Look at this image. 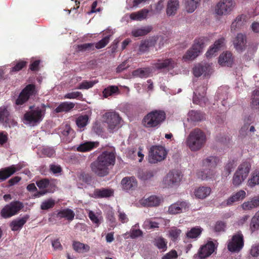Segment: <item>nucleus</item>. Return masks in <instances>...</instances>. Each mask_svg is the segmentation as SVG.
Returning <instances> with one entry per match:
<instances>
[{"label":"nucleus","mask_w":259,"mask_h":259,"mask_svg":"<svg viewBox=\"0 0 259 259\" xmlns=\"http://www.w3.org/2000/svg\"><path fill=\"white\" fill-rule=\"evenodd\" d=\"M55 204V201L52 198L43 201L40 205V208L42 210H48L53 208Z\"/></svg>","instance_id":"nucleus-51"},{"label":"nucleus","mask_w":259,"mask_h":259,"mask_svg":"<svg viewBox=\"0 0 259 259\" xmlns=\"http://www.w3.org/2000/svg\"><path fill=\"white\" fill-rule=\"evenodd\" d=\"M166 113L162 110L155 109L148 112L142 119V124L147 128L157 129L166 119Z\"/></svg>","instance_id":"nucleus-2"},{"label":"nucleus","mask_w":259,"mask_h":259,"mask_svg":"<svg viewBox=\"0 0 259 259\" xmlns=\"http://www.w3.org/2000/svg\"><path fill=\"white\" fill-rule=\"evenodd\" d=\"M104 117L110 132H113V131L118 128L121 118L118 113L115 112H108L104 115Z\"/></svg>","instance_id":"nucleus-10"},{"label":"nucleus","mask_w":259,"mask_h":259,"mask_svg":"<svg viewBox=\"0 0 259 259\" xmlns=\"http://www.w3.org/2000/svg\"><path fill=\"white\" fill-rule=\"evenodd\" d=\"M72 247L76 252L78 253L87 252L90 249V247L89 245L76 241H73Z\"/></svg>","instance_id":"nucleus-35"},{"label":"nucleus","mask_w":259,"mask_h":259,"mask_svg":"<svg viewBox=\"0 0 259 259\" xmlns=\"http://www.w3.org/2000/svg\"><path fill=\"white\" fill-rule=\"evenodd\" d=\"M247 17L244 15H241L236 17L234 21H233L231 26V30H236V29H241L246 22Z\"/></svg>","instance_id":"nucleus-32"},{"label":"nucleus","mask_w":259,"mask_h":259,"mask_svg":"<svg viewBox=\"0 0 259 259\" xmlns=\"http://www.w3.org/2000/svg\"><path fill=\"white\" fill-rule=\"evenodd\" d=\"M118 92V88L115 85H111L105 88L103 91V96L105 98H107L112 96L114 94Z\"/></svg>","instance_id":"nucleus-49"},{"label":"nucleus","mask_w":259,"mask_h":259,"mask_svg":"<svg viewBox=\"0 0 259 259\" xmlns=\"http://www.w3.org/2000/svg\"><path fill=\"white\" fill-rule=\"evenodd\" d=\"M203 47L204 42L202 39L195 40L192 47L183 56V59L185 61L194 59L198 56Z\"/></svg>","instance_id":"nucleus-9"},{"label":"nucleus","mask_w":259,"mask_h":259,"mask_svg":"<svg viewBox=\"0 0 259 259\" xmlns=\"http://www.w3.org/2000/svg\"><path fill=\"white\" fill-rule=\"evenodd\" d=\"M143 234V231L140 229L132 228L130 231V237L132 239H135L139 237L142 236Z\"/></svg>","instance_id":"nucleus-64"},{"label":"nucleus","mask_w":259,"mask_h":259,"mask_svg":"<svg viewBox=\"0 0 259 259\" xmlns=\"http://www.w3.org/2000/svg\"><path fill=\"white\" fill-rule=\"evenodd\" d=\"M27 62L25 61H20L17 62L16 65L12 68L11 71L17 72L21 70L26 65Z\"/></svg>","instance_id":"nucleus-62"},{"label":"nucleus","mask_w":259,"mask_h":259,"mask_svg":"<svg viewBox=\"0 0 259 259\" xmlns=\"http://www.w3.org/2000/svg\"><path fill=\"white\" fill-rule=\"evenodd\" d=\"M206 140L205 133L200 128H196L189 134L186 139V145L192 151H197L204 147Z\"/></svg>","instance_id":"nucleus-3"},{"label":"nucleus","mask_w":259,"mask_h":259,"mask_svg":"<svg viewBox=\"0 0 259 259\" xmlns=\"http://www.w3.org/2000/svg\"><path fill=\"white\" fill-rule=\"evenodd\" d=\"M246 42V35L241 33H238L233 40V45L235 49L238 51L241 52L245 49Z\"/></svg>","instance_id":"nucleus-20"},{"label":"nucleus","mask_w":259,"mask_h":259,"mask_svg":"<svg viewBox=\"0 0 259 259\" xmlns=\"http://www.w3.org/2000/svg\"><path fill=\"white\" fill-rule=\"evenodd\" d=\"M189 207V203L186 201H178L170 205L168 212L169 214H176L187 211Z\"/></svg>","instance_id":"nucleus-15"},{"label":"nucleus","mask_w":259,"mask_h":259,"mask_svg":"<svg viewBox=\"0 0 259 259\" xmlns=\"http://www.w3.org/2000/svg\"><path fill=\"white\" fill-rule=\"evenodd\" d=\"M233 7L232 0H221L216 6V13L219 15H227L232 10Z\"/></svg>","instance_id":"nucleus-14"},{"label":"nucleus","mask_w":259,"mask_h":259,"mask_svg":"<svg viewBox=\"0 0 259 259\" xmlns=\"http://www.w3.org/2000/svg\"><path fill=\"white\" fill-rule=\"evenodd\" d=\"M88 216L91 221L95 224L96 227H99L101 224V220L102 219V217H98V215L93 211L90 210L89 212Z\"/></svg>","instance_id":"nucleus-50"},{"label":"nucleus","mask_w":259,"mask_h":259,"mask_svg":"<svg viewBox=\"0 0 259 259\" xmlns=\"http://www.w3.org/2000/svg\"><path fill=\"white\" fill-rule=\"evenodd\" d=\"M149 11L146 9H143L137 12L131 14L130 18L134 20H142L147 18Z\"/></svg>","instance_id":"nucleus-37"},{"label":"nucleus","mask_w":259,"mask_h":259,"mask_svg":"<svg viewBox=\"0 0 259 259\" xmlns=\"http://www.w3.org/2000/svg\"><path fill=\"white\" fill-rule=\"evenodd\" d=\"M259 229V211L252 218L250 224V229L252 233Z\"/></svg>","instance_id":"nucleus-40"},{"label":"nucleus","mask_w":259,"mask_h":259,"mask_svg":"<svg viewBox=\"0 0 259 259\" xmlns=\"http://www.w3.org/2000/svg\"><path fill=\"white\" fill-rule=\"evenodd\" d=\"M99 142L88 141L80 144L76 148L78 152H86L91 151L99 146Z\"/></svg>","instance_id":"nucleus-26"},{"label":"nucleus","mask_w":259,"mask_h":259,"mask_svg":"<svg viewBox=\"0 0 259 259\" xmlns=\"http://www.w3.org/2000/svg\"><path fill=\"white\" fill-rule=\"evenodd\" d=\"M226 224L223 221H217L214 227L213 230L215 232H224L225 230Z\"/></svg>","instance_id":"nucleus-59"},{"label":"nucleus","mask_w":259,"mask_h":259,"mask_svg":"<svg viewBox=\"0 0 259 259\" xmlns=\"http://www.w3.org/2000/svg\"><path fill=\"white\" fill-rule=\"evenodd\" d=\"M200 0H186V9L188 12L192 13L197 8Z\"/></svg>","instance_id":"nucleus-41"},{"label":"nucleus","mask_w":259,"mask_h":259,"mask_svg":"<svg viewBox=\"0 0 259 259\" xmlns=\"http://www.w3.org/2000/svg\"><path fill=\"white\" fill-rule=\"evenodd\" d=\"M154 244L159 249L165 251L167 249V241L161 236H159L154 239Z\"/></svg>","instance_id":"nucleus-39"},{"label":"nucleus","mask_w":259,"mask_h":259,"mask_svg":"<svg viewBox=\"0 0 259 259\" xmlns=\"http://www.w3.org/2000/svg\"><path fill=\"white\" fill-rule=\"evenodd\" d=\"M150 41L149 40H142L139 46L138 54H142L147 52L150 47Z\"/></svg>","instance_id":"nucleus-55"},{"label":"nucleus","mask_w":259,"mask_h":259,"mask_svg":"<svg viewBox=\"0 0 259 259\" xmlns=\"http://www.w3.org/2000/svg\"><path fill=\"white\" fill-rule=\"evenodd\" d=\"M107 220L110 222L111 227H115L116 219L114 217V213L112 210H109L107 212Z\"/></svg>","instance_id":"nucleus-63"},{"label":"nucleus","mask_w":259,"mask_h":259,"mask_svg":"<svg viewBox=\"0 0 259 259\" xmlns=\"http://www.w3.org/2000/svg\"><path fill=\"white\" fill-rule=\"evenodd\" d=\"M35 85L33 84L27 85L20 93L18 98L16 100L17 105H22L26 102L30 97L35 94Z\"/></svg>","instance_id":"nucleus-11"},{"label":"nucleus","mask_w":259,"mask_h":259,"mask_svg":"<svg viewBox=\"0 0 259 259\" xmlns=\"http://www.w3.org/2000/svg\"><path fill=\"white\" fill-rule=\"evenodd\" d=\"M77 48L79 52H90L95 50V44L94 43H85L77 45Z\"/></svg>","instance_id":"nucleus-42"},{"label":"nucleus","mask_w":259,"mask_h":259,"mask_svg":"<svg viewBox=\"0 0 259 259\" xmlns=\"http://www.w3.org/2000/svg\"><path fill=\"white\" fill-rule=\"evenodd\" d=\"M114 192L112 189L107 188L96 189L93 195L96 198L109 197L113 195Z\"/></svg>","instance_id":"nucleus-27"},{"label":"nucleus","mask_w":259,"mask_h":259,"mask_svg":"<svg viewBox=\"0 0 259 259\" xmlns=\"http://www.w3.org/2000/svg\"><path fill=\"white\" fill-rule=\"evenodd\" d=\"M95 81H83L77 88V89L83 90V89H89L94 86L95 84Z\"/></svg>","instance_id":"nucleus-60"},{"label":"nucleus","mask_w":259,"mask_h":259,"mask_svg":"<svg viewBox=\"0 0 259 259\" xmlns=\"http://www.w3.org/2000/svg\"><path fill=\"white\" fill-rule=\"evenodd\" d=\"M251 168V164L249 161H245L238 166L235 172L232 183L235 186H238L246 179Z\"/></svg>","instance_id":"nucleus-6"},{"label":"nucleus","mask_w":259,"mask_h":259,"mask_svg":"<svg viewBox=\"0 0 259 259\" xmlns=\"http://www.w3.org/2000/svg\"><path fill=\"white\" fill-rule=\"evenodd\" d=\"M182 231L177 228H173L169 231V235L172 241H176Z\"/></svg>","instance_id":"nucleus-54"},{"label":"nucleus","mask_w":259,"mask_h":259,"mask_svg":"<svg viewBox=\"0 0 259 259\" xmlns=\"http://www.w3.org/2000/svg\"><path fill=\"white\" fill-rule=\"evenodd\" d=\"M12 213H13V210L9 204L5 206L1 211L2 217L5 219L9 218L13 216L14 215H11Z\"/></svg>","instance_id":"nucleus-52"},{"label":"nucleus","mask_w":259,"mask_h":259,"mask_svg":"<svg viewBox=\"0 0 259 259\" xmlns=\"http://www.w3.org/2000/svg\"><path fill=\"white\" fill-rule=\"evenodd\" d=\"M29 109V111L24 114V120L28 123L32 124L33 125L40 122L46 113V106L44 104L41 107H34V106H30Z\"/></svg>","instance_id":"nucleus-5"},{"label":"nucleus","mask_w":259,"mask_h":259,"mask_svg":"<svg viewBox=\"0 0 259 259\" xmlns=\"http://www.w3.org/2000/svg\"><path fill=\"white\" fill-rule=\"evenodd\" d=\"M167 151L161 146H153L150 148L148 155V161L150 163H156L166 158Z\"/></svg>","instance_id":"nucleus-7"},{"label":"nucleus","mask_w":259,"mask_h":259,"mask_svg":"<svg viewBox=\"0 0 259 259\" xmlns=\"http://www.w3.org/2000/svg\"><path fill=\"white\" fill-rule=\"evenodd\" d=\"M83 97V95L80 92H72L71 93H69L66 94L64 96V98L65 99H78L81 100Z\"/></svg>","instance_id":"nucleus-57"},{"label":"nucleus","mask_w":259,"mask_h":259,"mask_svg":"<svg viewBox=\"0 0 259 259\" xmlns=\"http://www.w3.org/2000/svg\"><path fill=\"white\" fill-rule=\"evenodd\" d=\"M50 184V181L47 179H43L36 181V184L40 189H46Z\"/></svg>","instance_id":"nucleus-61"},{"label":"nucleus","mask_w":259,"mask_h":259,"mask_svg":"<svg viewBox=\"0 0 259 259\" xmlns=\"http://www.w3.org/2000/svg\"><path fill=\"white\" fill-rule=\"evenodd\" d=\"M110 35L106 36L95 45V48L100 49L104 48L109 42Z\"/></svg>","instance_id":"nucleus-56"},{"label":"nucleus","mask_w":259,"mask_h":259,"mask_svg":"<svg viewBox=\"0 0 259 259\" xmlns=\"http://www.w3.org/2000/svg\"><path fill=\"white\" fill-rule=\"evenodd\" d=\"M248 184L251 187L259 185V171L255 170L252 174L251 178L248 181Z\"/></svg>","instance_id":"nucleus-45"},{"label":"nucleus","mask_w":259,"mask_h":259,"mask_svg":"<svg viewBox=\"0 0 259 259\" xmlns=\"http://www.w3.org/2000/svg\"><path fill=\"white\" fill-rule=\"evenodd\" d=\"M206 84L203 83L199 86L194 92L193 102L195 104L203 106L208 102L207 98L205 97L206 92Z\"/></svg>","instance_id":"nucleus-12"},{"label":"nucleus","mask_w":259,"mask_h":259,"mask_svg":"<svg viewBox=\"0 0 259 259\" xmlns=\"http://www.w3.org/2000/svg\"><path fill=\"white\" fill-rule=\"evenodd\" d=\"M121 185L123 190L133 191L137 187L138 182L134 177H126L122 179Z\"/></svg>","instance_id":"nucleus-21"},{"label":"nucleus","mask_w":259,"mask_h":259,"mask_svg":"<svg viewBox=\"0 0 259 259\" xmlns=\"http://www.w3.org/2000/svg\"><path fill=\"white\" fill-rule=\"evenodd\" d=\"M151 30V28L149 27H145L141 28H136L132 30L131 33L134 37L143 36L147 34Z\"/></svg>","instance_id":"nucleus-38"},{"label":"nucleus","mask_w":259,"mask_h":259,"mask_svg":"<svg viewBox=\"0 0 259 259\" xmlns=\"http://www.w3.org/2000/svg\"><path fill=\"white\" fill-rule=\"evenodd\" d=\"M75 104L70 102H61L54 110L56 113L69 112L75 107Z\"/></svg>","instance_id":"nucleus-25"},{"label":"nucleus","mask_w":259,"mask_h":259,"mask_svg":"<svg viewBox=\"0 0 259 259\" xmlns=\"http://www.w3.org/2000/svg\"><path fill=\"white\" fill-rule=\"evenodd\" d=\"M219 158L217 156H211L202 161L203 170L198 172V176L202 180H207L214 178L215 174L214 170L218 163L219 162Z\"/></svg>","instance_id":"nucleus-4"},{"label":"nucleus","mask_w":259,"mask_h":259,"mask_svg":"<svg viewBox=\"0 0 259 259\" xmlns=\"http://www.w3.org/2000/svg\"><path fill=\"white\" fill-rule=\"evenodd\" d=\"M233 62L234 58L230 52H223L219 56V63L222 66L231 67Z\"/></svg>","instance_id":"nucleus-23"},{"label":"nucleus","mask_w":259,"mask_h":259,"mask_svg":"<svg viewBox=\"0 0 259 259\" xmlns=\"http://www.w3.org/2000/svg\"><path fill=\"white\" fill-rule=\"evenodd\" d=\"M245 195L246 193L244 190H239L227 199V205H231L234 202L243 199L245 198Z\"/></svg>","instance_id":"nucleus-31"},{"label":"nucleus","mask_w":259,"mask_h":259,"mask_svg":"<svg viewBox=\"0 0 259 259\" xmlns=\"http://www.w3.org/2000/svg\"><path fill=\"white\" fill-rule=\"evenodd\" d=\"M152 72V69L150 67L138 69L135 71V75H138L140 77H147Z\"/></svg>","instance_id":"nucleus-46"},{"label":"nucleus","mask_w":259,"mask_h":259,"mask_svg":"<svg viewBox=\"0 0 259 259\" xmlns=\"http://www.w3.org/2000/svg\"><path fill=\"white\" fill-rule=\"evenodd\" d=\"M259 106V91H254L252 95V108L257 109Z\"/></svg>","instance_id":"nucleus-58"},{"label":"nucleus","mask_w":259,"mask_h":259,"mask_svg":"<svg viewBox=\"0 0 259 259\" xmlns=\"http://www.w3.org/2000/svg\"><path fill=\"white\" fill-rule=\"evenodd\" d=\"M60 137L66 143L70 142L74 137V131L69 124H66L61 127Z\"/></svg>","instance_id":"nucleus-22"},{"label":"nucleus","mask_w":259,"mask_h":259,"mask_svg":"<svg viewBox=\"0 0 259 259\" xmlns=\"http://www.w3.org/2000/svg\"><path fill=\"white\" fill-rule=\"evenodd\" d=\"M243 246V235L241 232H238L232 236L231 241L228 244L227 248L232 252H238L242 249Z\"/></svg>","instance_id":"nucleus-8"},{"label":"nucleus","mask_w":259,"mask_h":259,"mask_svg":"<svg viewBox=\"0 0 259 259\" xmlns=\"http://www.w3.org/2000/svg\"><path fill=\"white\" fill-rule=\"evenodd\" d=\"M193 74L196 77H199L202 75L206 77L211 74V67L207 63L198 64L193 68Z\"/></svg>","instance_id":"nucleus-18"},{"label":"nucleus","mask_w":259,"mask_h":259,"mask_svg":"<svg viewBox=\"0 0 259 259\" xmlns=\"http://www.w3.org/2000/svg\"><path fill=\"white\" fill-rule=\"evenodd\" d=\"M189 115L193 121H201L204 119V114L200 111L191 110Z\"/></svg>","instance_id":"nucleus-43"},{"label":"nucleus","mask_w":259,"mask_h":259,"mask_svg":"<svg viewBox=\"0 0 259 259\" xmlns=\"http://www.w3.org/2000/svg\"><path fill=\"white\" fill-rule=\"evenodd\" d=\"M179 8V0H169L167 4L166 14L168 16L175 15Z\"/></svg>","instance_id":"nucleus-29"},{"label":"nucleus","mask_w":259,"mask_h":259,"mask_svg":"<svg viewBox=\"0 0 259 259\" xmlns=\"http://www.w3.org/2000/svg\"><path fill=\"white\" fill-rule=\"evenodd\" d=\"M28 218L29 216L26 215L21 219L13 221L10 224L12 230L15 231L21 229L23 226L26 223Z\"/></svg>","instance_id":"nucleus-33"},{"label":"nucleus","mask_w":259,"mask_h":259,"mask_svg":"<svg viewBox=\"0 0 259 259\" xmlns=\"http://www.w3.org/2000/svg\"><path fill=\"white\" fill-rule=\"evenodd\" d=\"M115 161L116 153L114 150H107L99 154L97 159L91 163L90 167L92 171L97 176L103 177L109 174Z\"/></svg>","instance_id":"nucleus-1"},{"label":"nucleus","mask_w":259,"mask_h":259,"mask_svg":"<svg viewBox=\"0 0 259 259\" xmlns=\"http://www.w3.org/2000/svg\"><path fill=\"white\" fill-rule=\"evenodd\" d=\"M21 167L19 165L15 166L12 165L0 170V180H5L14 174L17 170H19Z\"/></svg>","instance_id":"nucleus-24"},{"label":"nucleus","mask_w":259,"mask_h":259,"mask_svg":"<svg viewBox=\"0 0 259 259\" xmlns=\"http://www.w3.org/2000/svg\"><path fill=\"white\" fill-rule=\"evenodd\" d=\"M211 188L208 187H200L195 191L196 197L199 199H204L210 194Z\"/></svg>","instance_id":"nucleus-36"},{"label":"nucleus","mask_w":259,"mask_h":259,"mask_svg":"<svg viewBox=\"0 0 259 259\" xmlns=\"http://www.w3.org/2000/svg\"><path fill=\"white\" fill-rule=\"evenodd\" d=\"M12 213H13V210L9 204L5 206L1 211L2 217L5 219L9 218L13 216L14 215H11Z\"/></svg>","instance_id":"nucleus-53"},{"label":"nucleus","mask_w":259,"mask_h":259,"mask_svg":"<svg viewBox=\"0 0 259 259\" xmlns=\"http://www.w3.org/2000/svg\"><path fill=\"white\" fill-rule=\"evenodd\" d=\"M215 249V245L212 241H208L206 244L202 245L199 249L198 255L200 259L205 258L210 255Z\"/></svg>","instance_id":"nucleus-17"},{"label":"nucleus","mask_w":259,"mask_h":259,"mask_svg":"<svg viewBox=\"0 0 259 259\" xmlns=\"http://www.w3.org/2000/svg\"><path fill=\"white\" fill-rule=\"evenodd\" d=\"M13 210L11 215L16 214L23 207V203L19 201H14L9 204Z\"/></svg>","instance_id":"nucleus-47"},{"label":"nucleus","mask_w":259,"mask_h":259,"mask_svg":"<svg viewBox=\"0 0 259 259\" xmlns=\"http://www.w3.org/2000/svg\"><path fill=\"white\" fill-rule=\"evenodd\" d=\"M225 39L224 38H221L218 40H216L212 47H211L206 52V56L207 57H211L212 56L215 55L221 47H223L224 44Z\"/></svg>","instance_id":"nucleus-28"},{"label":"nucleus","mask_w":259,"mask_h":259,"mask_svg":"<svg viewBox=\"0 0 259 259\" xmlns=\"http://www.w3.org/2000/svg\"><path fill=\"white\" fill-rule=\"evenodd\" d=\"M201 232L202 230L200 228L194 227L187 232L186 236L189 238H196L200 235Z\"/></svg>","instance_id":"nucleus-48"},{"label":"nucleus","mask_w":259,"mask_h":259,"mask_svg":"<svg viewBox=\"0 0 259 259\" xmlns=\"http://www.w3.org/2000/svg\"><path fill=\"white\" fill-rule=\"evenodd\" d=\"M89 116L88 115H80L76 119V124L80 128H84L88 124Z\"/></svg>","instance_id":"nucleus-44"},{"label":"nucleus","mask_w":259,"mask_h":259,"mask_svg":"<svg viewBox=\"0 0 259 259\" xmlns=\"http://www.w3.org/2000/svg\"><path fill=\"white\" fill-rule=\"evenodd\" d=\"M176 63L173 59L167 58L165 59H157L155 62L152 63V66L155 70H161L166 69L168 70L175 68Z\"/></svg>","instance_id":"nucleus-13"},{"label":"nucleus","mask_w":259,"mask_h":259,"mask_svg":"<svg viewBox=\"0 0 259 259\" xmlns=\"http://www.w3.org/2000/svg\"><path fill=\"white\" fill-rule=\"evenodd\" d=\"M57 215L60 219L65 218L69 221H72L74 219L75 213L71 209L65 208L58 211Z\"/></svg>","instance_id":"nucleus-34"},{"label":"nucleus","mask_w":259,"mask_h":259,"mask_svg":"<svg viewBox=\"0 0 259 259\" xmlns=\"http://www.w3.org/2000/svg\"><path fill=\"white\" fill-rule=\"evenodd\" d=\"M161 202V199L159 197L152 195L146 199H143L141 203L145 206L148 207L157 206Z\"/></svg>","instance_id":"nucleus-30"},{"label":"nucleus","mask_w":259,"mask_h":259,"mask_svg":"<svg viewBox=\"0 0 259 259\" xmlns=\"http://www.w3.org/2000/svg\"><path fill=\"white\" fill-rule=\"evenodd\" d=\"M181 180L180 173L178 171H170L165 177L163 182L165 187H172L177 185Z\"/></svg>","instance_id":"nucleus-16"},{"label":"nucleus","mask_w":259,"mask_h":259,"mask_svg":"<svg viewBox=\"0 0 259 259\" xmlns=\"http://www.w3.org/2000/svg\"><path fill=\"white\" fill-rule=\"evenodd\" d=\"M0 122L4 123L6 126L9 127L16 124L10 112L6 107L0 108Z\"/></svg>","instance_id":"nucleus-19"}]
</instances>
